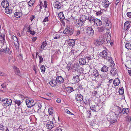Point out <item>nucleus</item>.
Here are the masks:
<instances>
[{
    "instance_id": "obj_1",
    "label": "nucleus",
    "mask_w": 131,
    "mask_h": 131,
    "mask_svg": "<svg viewBox=\"0 0 131 131\" xmlns=\"http://www.w3.org/2000/svg\"><path fill=\"white\" fill-rule=\"evenodd\" d=\"M107 51H108V50H104L100 53L99 54L100 56L102 58L108 60V61L110 62L112 64L111 66H113L115 64L114 62L112 60V58L108 54Z\"/></svg>"
},
{
    "instance_id": "obj_2",
    "label": "nucleus",
    "mask_w": 131,
    "mask_h": 131,
    "mask_svg": "<svg viewBox=\"0 0 131 131\" xmlns=\"http://www.w3.org/2000/svg\"><path fill=\"white\" fill-rule=\"evenodd\" d=\"M107 118L111 123L113 124L117 121L118 117L114 113L112 112L107 115Z\"/></svg>"
},
{
    "instance_id": "obj_3",
    "label": "nucleus",
    "mask_w": 131,
    "mask_h": 131,
    "mask_svg": "<svg viewBox=\"0 0 131 131\" xmlns=\"http://www.w3.org/2000/svg\"><path fill=\"white\" fill-rule=\"evenodd\" d=\"M26 103L27 107L28 108H31L35 105V103L34 100L31 99H27L26 100Z\"/></svg>"
},
{
    "instance_id": "obj_4",
    "label": "nucleus",
    "mask_w": 131,
    "mask_h": 131,
    "mask_svg": "<svg viewBox=\"0 0 131 131\" xmlns=\"http://www.w3.org/2000/svg\"><path fill=\"white\" fill-rule=\"evenodd\" d=\"M2 101L3 104L6 106L10 105L12 103V100L11 99L7 98L3 99Z\"/></svg>"
},
{
    "instance_id": "obj_5",
    "label": "nucleus",
    "mask_w": 131,
    "mask_h": 131,
    "mask_svg": "<svg viewBox=\"0 0 131 131\" xmlns=\"http://www.w3.org/2000/svg\"><path fill=\"white\" fill-rule=\"evenodd\" d=\"M86 28V33L87 34L90 36H93L94 34V31L92 28L90 26L87 27Z\"/></svg>"
},
{
    "instance_id": "obj_6",
    "label": "nucleus",
    "mask_w": 131,
    "mask_h": 131,
    "mask_svg": "<svg viewBox=\"0 0 131 131\" xmlns=\"http://www.w3.org/2000/svg\"><path fill=\"white\" fill-rule=\"evenodd\" d=\"M73 29L71 27H67L63 31V33L64 34L71 35L73 34Z\"/></svg>"
},
{
    "instance_id": "obj_7",
    "label": "nucleus",
    "mask_w": 131,
    "mask_h": 131,
    "mask_svg": "<svg viewBox=\"0 0 131 131\" xmlns=\"http://www.w3.org/2000/svg\"><path fill=\"white\" fill-rule=\"evenodd\" d=\"M92 70L93 71L91 74L92 76L95 78L98 77L99 74L98 71L95 69L91 68L90 70V72Z\"/></svg>"
},
{
    "instance_id": "obj_8",
    "label": "nucleus",
    "mask_w": 131,
    "mask_h": 131,
    "mask_svg": "<svg viewBox=\"0 0 131 131\" xmlns=\"http://www.w3.org/2000/svg\"><path fill=\"white\" fill-rule=\"evenodd\" d=\"M12 39L13 41L15 47L16 48H18L19 47V42L17 37L13 35L12 36Z\"/></svg>"
},
{
    "instance_id": "obj_9",
    "label": "nucleus",
    "mask_w": 131,
    "mask_h": 131,
    "mask_svg": "<svg viewBox=\"0 0 131 131\" xmlns=\"http://www.w3.org/2000/svg\"><path fill=\"white\" fill-rule=\"evenodd\" d=\"M21 10L22 14L23 13L25 15H26L29 13L30 10L29 8H26L24 7L23 8L21 9Z\"/></svg>"
},
{
    "instance_id": "obj_10",
    "label": "nucleus",
    "mask_w": 131,
    "mask_h": 131,
    "mask_svg": "<svg viewBox=\"0 0 131 131\" xmlns=\"http://www.w3.org/2000/svg\"><path fill=\"white\" fill-rule=\"evenodd\" d=\"M74 23L76 25L80 27L83 26L84 24L83 21H82V19H79L76 20L74 21Z\"/></svg>"
},
{
    "instance_id": "obj_11",
    "label": "nucleus",
    "mask_w": 131,
    "mask_h": 131,
    "mask_svg": "<svg viewBox=\"0 0 131 131\" xmlns=\"http://www.w3.org/2000/svg\"><path fill=\"white\" fill-rule=\"evenodd\" d=\"M47 128L49 129H51L53 127L54 125L52 122L49 121L47 123Z\"/></svg>"
},
{
    "instance_id": "obj_12",
    "label": "nucleus",
    "mask_w": 131,
    "mask_h": 131,
    "mask_svg": "<svg viewBox=\"0 0 131 131\" xmlns=\"http://www.w3.org/2000/svg\"><path fill=\"white\" fill-rule=\"evenodd\" d=\"M41 103H38L35 104L34 107L38 111V112L39 113V112L41 111Z\"/></svg>"
},
{
    "instance_id": "obj_13",
    "label": "nucleus",
    "mask_w": 131,
    "mask_h": 131,
    "mask_svg": "<svg viewBox=\"0 0 131 131\" xmlns=\"http://www.w3.org/2000/svg\"><path fill=\"white\" fill-rule=\"evenodd\" d=\"M53 6L55 8L60 9L61 6V3L57 1L54 3Z\"/></svg>"
},
{
    "instance_id": "obj_14",
    "label": "nucleus",
    "mask_w": 131,
    "mask_h": 131,
    "mask_svg": "<svg viewBox=\"0 0 131 131\" xmlns=\"http://www.w3.org/2000/svg\"><path fill=\"white\" fill-rule=\"evenodd\" d=\"M103 41L102 39H100L95 41L94 42V44L96 46H98L99 45H101L103 43Z\"/></svg>"
},
{
    "instance_id": "obj_15",
    "label": "nucleus",
    "mask_w": 131,
    "mask_h": 131,
    "mask_svg": "<svg viewBox=\"0 0 131 131\" xmlns=\"http://www.w3.org/2000/svg\"><path fill=\"white\" fill-rule=\"evenodd\" d=\"M1 5L4 8L8 7L9 5V3L7 0L3 1L1 3Z\"/></svg>"
},
{
    "instance_id": "obj_16",
    "label": "nucleus",
    "mask_w": 131,
    "mask_h": 131,
    "mask_svg": "<svg viewBox=\"0 0 131 131\" xmlns=\"http://www.w3.org/2000/svg\"><path fill=\"white\" fill-rule=\"evenodd\" d=\"M102 5L104 7L107 8L109 6L110 3L108 0H105L103 1Z\"/></svg>"
},
{
    "instance_id": "obj_17",
    "label": "nucleus",
    "mask_w": 131,
    "mask_h": 131,
    "mask_svg": "<svg viewBox=\"0 0 131 131\" xmlns=\"http://www.w3.org/2000/svg\"><path fill=\"white\" fill-rule=\"evenodd\" d=\"M56 81L58 83L60 84L63 82L64 80L61 76H58L56 78Z\"/></svg>"
},
{
    "instance_id": "obj_18",
    "label": "nucleus",
    "mask_w": 131,
    "mask_h": 131,
    "mask_svg": "<svg viewBox=\"0 0 131 131\" xmlns=\"http://www.w3.org/2000/svg\"><path fill=\"white\" fill-rule=\"evenodd\" d=\"M79 62L80 65H84L86 64V60L84 58H80L79 59Z\"/></svg>"
},
{
    "instance_id": "obj_19",
    "label": "nucleus",
    "mask_w": 131,
    "mask_h": 131,
    "mask_svg": "<svg viewBox=\"0 0 131 131\" xmlns=\"http://www.w3.org/2000/svg\"><path fill=\"white\" fill-rule=\"evenodd\" d=\"M125 65L126 68L131 69V61L130 60H127L125 64Z\"/></svg>"
},
{
    "instance_id": "obj_20",
    "label": "nucleus",
    "mask_w": 131,
    "mask_h": 131,
    "mask_svg": "<svg viewBox=\"0 0 131 131\" xmlns=\"http://www.w3.org/2000/svg\"><path fill=\"white\" fill-rule=\"evenodd\" d=\"M76 53V51L75 50H72L70 52L69 57L70 58H73L75 57V54Z\"/></svg>"
},
{
    "instance_id": "obj_21",
    "label": "nucleus",
    "mask_w": 131,
    "mask_h": 131,
    "mask_svg": "<svg viewBox=\"0 0 131 131\" xmlns=\"http://www.w3.org/2000/svg\"><path fill=\"white\" fill-rule=\"evenodd\" d=\"M130 22L129 21L126 22L124 24V29L125 30H127L129 27Z\"/></svg>"
},
{
    "instance_id": "obj_22",
    "label": "nucleus",
    "mask_w": 131,
    "mask_h": 131,
    "mask_svg": "<svg viewBox=\"0 0 131 131\" xmlns=\"http://www.w3.org/2000/svg\"><path fill=\"white\" fill-rule=\"evenodd\" d=\"M94 22L97 26H100L102 24L101 21L98 19H95Z\"/></svg>"
},
{
    "instance_id": "obj_23",
    "label": "nucleus",
    "mask_w": 131,
    "mask_h": 131,
    "mask_svg": "<svg viewBox=\"0 0 131 131\" xmlns=\"http://www.w3.org/2000/svg\"><path fill=\"white\" fill-rule=\"evenodd\" d=\"M76 98V100L79 101H81L83 100V97L80 94H77Z\"/></svg>"
},
{
    "instance_id": "obj_24",
    "label": "nucleus",
    "mask_w": 131,
    "mask_h": 131,
    "mask_svg": "<svg viewBox=\"0 0 131 131\" xmlns=\"http://www.w3.org/2000/svg\"><path fill=\"white\" fill-rule=\"evenodd\" d=\"M68 45L70 46H73L75 45V41L72 39H69L68 41Z\"/></svg>"
},
{
    "instance_id": "obj_25",
    "label": "nucleus",
    "mask_w": 131,
    "mask_h": 131,
    "mask_svg": "<svg viewBox=\"0 0 131 131\" xmlns=\"http://www.w3.org/2000/svg\"><path fill=\"white\" fill-rule=\"evenodd\" d=\"M107 21L105 22L106 27L108 29L111 28V24L110 22L108 21L107 19H106Z\"/></svg>"
},
{
    "instance_id": "obj_26",
    "label": "nucleus",
    "mask_w": 131,
    "mask_h": 131,
    "mask_svg": "<svg viewBox=\"0 0 131 131\" xmlns=\"http://www.w3.org/2000/svg\"><path fill=\"white\" fill-rule=\"evenodd\" d=\"M14 102L15 103V105H16H16H17L19 107V106L22 103L23 101H21L19 100L16 99L14 100Z\"/></svg>"
},
{
    "instance_id": "obj_27",
    "label": "nucleus",
    "mask_w": 131,
    "mask_h": 131,
    "mask_svg": "<svg viewBox=\"0 0 131 131\" xmlns=\"http://www.w3.org/2000/svg\"><path fill=\"white\" fill-rule=\"evenodd\" d=\"M120 83V80L118 78H116L113 81V84L115 86H118Z\"/></svg>"
},
{
    "instance_id": "obj_28",
    "label": "nucleus",
    "mask_w": 131,
    "mask_h": 131,
    "mask_svg": "<svg viewBox=\"0 0 131 131\" xmlns=\"http://www.w3.org/2000/svg\"><path fill=\"white\" fill-rule=\"evenodd\" d=\"M57 81L54 79H52L49 82L50 85L52 87H54L57 84Z\"/></svg>"
},
{
    "instance_id": "obj_29",
    "label": "nucleus",
    "mask_w": 131,
    "mask_h": 131,
    "mask_svg": "<svg viewBox=\"0 0 131 131\" xmlns=\"http://www.w3.org/2000/svg\"><path fill=\"white\" fill-rule=\"evenodd\" d=\"M111 73L112 76H114L117 74V70L114 68H112L111 71Z\"/></svg>"
},
{
    "instance_id": "obj_30",
    "label": "nucleus",
    "mask_w": 131,
    "mask_h": 131,
    "mask_svg": "<svg viewBox=\"0 0 131 131\" xmlns=\"http://www.w3.org/2000/svg\"><path fill=\"white\" fill-rule=\"evenodd\" d=\"M101 70L103 72H105L108 70V67L105 65H103L101 68Z\"/></svg>"
},
{
    "instance_id": "obj_31",
    "label": "nucleus",
    "mask_w": 131,
    "mask_h": 131,
    "mask_svg": "<svg viewBox=\"0 0 131 131\" xmlns=\"http://www.w3.org/2000/svg\"><path fill=\"white\" fill-rule=\"evenodd\" d=\"M22 15L21 12H17L15 13L14 16L17 18H19L22 16Z\"/></svg>"
},
{
    "instance_id": "obj_32",
    "label": "nucleus",
    "mask_w": 131,
    "mask_h": 131,
    "mask_svg": "<svg viewBox=\"0 0 131 131\" xmlns=\"http://www.w3.org/2000/svg\"><path fill=\"white\" fill-rule=\"evenodd\" d=\"M129 108H123L122 110L123 113L124 114H128L129 112Z\"/></svg>"
},
{
    "instance_id": "obj_33",
    "label": "nucleus",
    "mask_w": 131,
    "mask_h": 131,
    "mask_svg": "<svg viewBox=\"0 0 131 131\" xmlns=\"http://www.w3.org/2000/svg\"><path fill=\"white\" fill-rule=\"evenodd\" d=\"M66 91L68 93H70L71 92L74 91L73 88L72 87L68 86L66 88Z\"/></svg>"
},
{
    "instance_id": "obj_34",
    "label": "nucleus",
    "mask_w": 131,
    "mask_h": 131,
    "mask_svg": "<svg viewBox=\"0 0 131 131\" xmlns=\"http://www.w3.org/2000/svg\"><path fill=\"white\" fill-rule=\"evenodd\" d=\"M79 78V76L78 75H76L73 77L72 80L74 81L75 82H78L80 81V80Z\"/></svg>"
},
{
    "instance_id": "obj_35",
    "label": "nucleus",
    "mask_w": 131,
    "mask_h": 131,
    "mask_svg": "<svg viewBox=\"0 0 131 131\" xmlns=\"http://www.w3.org/2000/svg\"><path fill=\"white\" fill-rule=\"evenodd\" d=\"M79 64L78 63H75L72 66V68H73L74 70H77V69L79 67Z\"/></svg>"
},
{
    "instance_id": "obj_36",
    "label": "nucleus",
    "mask_w": 131,
    "mask_h": 131,
    "mask_svg": "<svg viewBox=\"0 0 131 131\" xmlns=\"http://www.w3.org/2000/svg\"><path fill=\"white\" fill-rule=\"evenodd\" d=\"M47 45V43L46 41H44L41 46V48L42 49L41 50V51L45 48Z\"/></svg>"
},
{
    "instance_id": "obj_37",
    "label": "nucleus",
    "mask_w": 131,
    "mask_h": 131,
    "mask_svg": "<svg viewBox=\"0 0 131 131\" xmlns=\"http://www.w3.org/2000/svg\"><path fill=\"white\" fill-rule=\"evenodd\" d=\"M87 19L90 22H94L95 19L94 17H93L91 16H89Z\"/></svg>"
},
{
    "instance_id": "obj_38",
    "label": "nucleus",
    "mask_w": 131,
    "mask_h": 131,
    "mask_svg": "<svg viewBox=\"0 0 131 131\" xmlns=\"http://www.w3.org/2000/svg\"><path fill=\"white\" fill-rule=\"evenodd\" d=\"M106 39L107 42L108 43H110L111 40V36L110 35L109 33H108L107 35V36L106 37Z\"/></svg>"
},
{
    "instance_id": "obj_39",
    "label": "nucleus",
    "mask_w": 131,
    "mask_h": 131,
    "mask_svg": "<svg viewBox=\"0 0 131 131\" xmlns=\"http://www.w3.org/2000/svg\"><path fill=\"white\" fill-rule=\"evenodd\" d=\"M59 17L62 19H63L65 18L64 15L62 12H60L58 14Z\"/></svg>"
},
{
    "instance_id": "obj_40",
    "label": "nucleus",
    "mask_w": 131,
    "mask_h": 131,
    "mask_svg": "<svg viewBox=\"0 0 131 131\" xmlns=\"http://www.w3.org/2000/svg\"><path fill=\"white\" fill-rule=\"evenodd\" d=\"M96 29L97 30L98 32H101L104 30V28L103 27H97Z\"/></svg>"
},
{
    "instance_id": "obj_41",
    "label": "nucleus",
    "mask_w": 131,
    "mask_h": 131,
    "mask_svg": "<svg viewBox=\"0 0 131 131\" xmlns=\"http://www.w3.org/2000/svg\"><path fill=\"white\" fill-rule=\"evenodd\" d=\"M87 19V17L86 16L83 15L82 16L80 19H82V21H83V22L84 23Z\"/></svg>"
},
{
    "instance_id": "obj_42",
    "label": "nucleus",
    "mask_w": 131,
    "mask_h": 131,
    "mask_svg": "<svg viewBox=\"0 0 131 131\" xmlns=\"http://www.w3.org/2000/svg\"><path fill=\"white\" fill-rule=\"evenodd\" d=\"M125 47L128 50L131 49V45L129 43H127L125 45Z\"/></svg>"
},
{
    "instance_id": "obj_43",
    "label": "nucleus",
    "mask_w": 131,
    "mask_h": 131,
    "mask_svg": "<svg viewBox=\"0 0 131 131\" xmlns=\"http://www.w3.org/2000/svg\"><path fill=\"white\" fill-rule=\"evenodd\" d=\"M35 0H30L28 3V5L30 6H32L34 4Z\"/></svg>"
},
{
    "instance_id": "obj_44",
    "label": "nucleus",
    "mask_w": 131,
    "mask_h": 131,
    "mask_svg": "<svg viewBox=\"0 0 131 131\" xmlns=\"http://www.w3.org/2000/svg\"><path fill=\"white\" fill-rule=\"evenodd\" d=\"M2 52H5L6 53H7L10 54V50L9 48H6L5 49H3V51L2 50Z\"/></svg>"
},
{
    "instance_id": "obj_45",
    "label": "nucleus",
    "mask_w": 131,
    "mask_h": 131,
    "mask_svg": "<svg viewBox=\"0 0 131 131\" xmlns=\"http://www.w3.org/2000/svg\"><path fill=\"white\" fill-rule=\"evenodd\" d=\"M5 8V12L6 13L8 14L9 13H11L12 12V10L9 9V8H8V7H6Z\"/></svg>"
},
{
    "instance_id": "obj_46",
    "label": "nucleus",
    "mask_w": 131,
    "mask_h": 131,
    "mask_svg": "<svg viewBox=\"0 0 131 131\" xmlns=\"http://www.w3.org/2000/svg\"><path fill=\"white\" fill-rule=\"evenodd\" d=\"M15 73L18 75L21 76V74L20 73L19 69L18 68H16L15 70Z\"/></svg>"
},
{
    "instance_id": "obj_47",
    "label": "nucleus",
    "mask_w": 131,
    "mask_h": 131,
    "mask_svg": "<svg viewBox=\"0 0 131 131\" xmlns=\"http://www.w3.org/2000/svg\"><path fill=\"white\" fill-rule=\"evenodd\" d=\"M119 93L121 94L122 95L124 93V89L123 87H122L119 90Z\"/></svg>"
},
{
    "instance_id": "obj_48",
    "label": "nucleus",
    "mask_w": 131,
    "mask_h": 131,
    "mask_svg": "<svg viewBox=\"0 0 131 131\" xmlns=\"http://www.w3.org/2000/svg\"><path fill=\"white\" fill-rule=\"evenodd\" d=\"M53 110L52 108H49L48 110V112L50 115H51L53 114Z\"/></svg>"
},
{
    "instance_id": "obj_49",
    "label": "nucleus",
    "mask_w": 131,
    "mask_h": 131,
    "mask_svg": "<svg viewBox=\"0 0 131 131\" xmlns=\"http://www.w3.org/2000/svg\"><path fill=\"white\" fill-rule=\"evenodd\" d=\"M39 113V115H40L41 117H42L45 116V113L44 111H43L42 112L41 111L39 112V113Z\"/></svg>"
},
{
    "instance_id": "obj_50",
    "label": "nucleus",
    "mask_w": 131,
    "mask_h": 131,
    "mask_svg": "<svg viewBox=\"0 0 131 131\" xmlns=\"http://www.w3.org/2000/svg\"><path fill=\"white\" fill-rule=\"evenodd\" d=\"M45 67L44 66H41L40 69L41 72H45Z\"/></svg>"
},
{
    "instance_id": "obj_51",
    "label": "nucleus",
    "mask_w": 131,
    "mask_h": 131,
    "mask_svg": "<svg viewBox=\"0 0 131 131\" xmlns=\"http://www.w3.org/2000/svg\"><path fill=\"white\" fill-rule=\"evenodd\" d=\"M65 112L68 114L74 115V114L73 113L71 112L68 110L66 109L65 110Z\"/></svg>"
},
{
    "instance_id": "obj_52",
    "label": "nucleus",
    "mask_w": 131,
    "mask_h": 131,
    "mask_svg": "<svg viewBox=\"0 0 131 131\" xmlns=\"http://www.w3.org/2000/svg\"><path fill=\"white\" fill-rule=\"evenodd\" d=\"M38 56L39 58V62L40 63H41L43 62V59L42 56Z\"/></svg>"
},
{
    "instance_id": "obj_53",
    "label": "nucleus",
    "mask_w": 131,
    "mask_h": 131,
    "mask_svg": "<svg viewBox=\"0 0 131 131\" xmlns=\"http://www.w3.org/2000/svg\"><path fill=\"white\" fill-rule=\"evenodd\" d=\"M4 129V126L3 125H0V131H3Z\"/></svg>"
},
{
    "instance_id": "obj_54",
    "label": "nucleus",
    "mask_w": 131,
    "mask_h": 131,
    "mask_svg": "<svg viewBox=\"0 0 131 131\" xmlns=\"http://www.w3.org/2000/svg\"><path fill=\"white\" fill-rule=\"evenodd\" d=\"M90 101H91V100H90L89 99L88 101V102L87 101H86V102H84V103L85 105H89L90 106Z\"/></svg>"
},
{
    "instance_id": "obj_55",
    "label": "nucleus",
    "mask_w": 131,
    "mask_h": 131,
    "mask_svg": "<svg viewBox=\"0 0 131 131\" xmlns=\"http://www.w3.org/2000/svg\"><path fill=\"white\" fill-rule=\"evenodd\" d=\"M90 106V107L91 108V109L92 110V111H95V110L94 109V108H95V105H92L91 106Z\"/></svg>"
},
{
    "instance_id": "obj_56",
    "label": "nucleus",
    "mask_w": 131,
    "mask_h": 131,
    "mask_svg": "<svg viewBox=\"0 0 131 131\" xmlns=\"http://www.w3.org/2000/svg\"><path fill=\"white\" fill-rule=\"evenodd\" d=\"M60 36L58 34H56L54 37V39H59L60 38Z\"/></svg>"
},
{
    "instance_id": "obj_57",
    "label": "nucleus",
    "mask_w": 131,
    "mask_h": 131,
    "mask_svg": "<svg viewBox=\"0 0 131 131\" xmlns=\"http://www.w3.org/2000/svg\"><path fill=\"white\" fill-rule=\"evenodd\" d=\"M48 21V16H47L43 20V22H45Z\"/></svg>"
},
{
    "instance_id": "obj_58",
    "label": "nucleus",
    "mask_w": 131,
    "mask_h": 131,
    "mask_svg": "<svg viewBox=\"0 0 131 131\" xmlns=\"http://www.w3.org/2000/svg\"><path fill=\"white\" fill-rule=\"evenodd\" d=\"M6 74L0 71V76L6 75Z\"/></svg>"
},
{
    "instance_id": "obj_59",
    "label": "nucleus",
    "mask_w": 131,
    "mask_h": 131,
    "mask_svg": "<svg viewBox=\"0 0 131 131\" xmlns=\"http://www.w3.org/2000/svg\"><path fill=\"white\" fill-rule=\"evenodd\" d=\"M127 15L128 17L129 18L131 17V12H128L127 14Z\"/></svg>"
},
{
    "instance_id": "obj_60",
    "label": "nucleus",
    "mask_w": 131,
    "mask_h": 131,
    "mask_svg": "<svg viewBox=\"0 0 131 131\" xmlns=\"http://www.w3.org/2000/svg\"><path fill=\"white\" fill-rule=\"evenodd\" d=\"M1 37L2 38L3 40H4L5 39V35L3 34H1Z\"/></svg>"
},
{
    "instance_id": "obj_61",
    "label": "nucleus",
    "mask_w": 131,
    "mask_h": 131,
    "mask_svg": "<svg viewBox=\"0 0 131 131\" xmlns=\"http://www.w3.org/2000/svg\"><path fill=\"white\" fill-rule=\"evenodd\" d=\"M31 27H30V26H29V27H28L27 32H28L30 33L31 31Z\"/></svg>"
},
{
    "instance_id": "obj_62",
    "label": "nucleus",
    "mask_w": 131,
    "mask_h": 131,
    "mask_svg": "<svg viewBox=\"0 0 131 131\" xmlns=\"http://www.w3.org/2000/svg\"><path fill=\"white\" fill-rule=\"evenodd\" d=\"M35 16L34 15H32L30 17V20L31 21H32V20L34 18Z\"/></svg>"
},
{
    "instance_id": "obj_63",
    "label": "nucleus",
    "mask_w": 131,
    "mask_h": 131,
    "mask_svg": "<svg viewBox=\"0 0 131 131\" xmlns=\"http://www.w3.org/2000/svg\"><path fill=\"white\" fill-rule=\"evenodd\" d=\"M55 131H62V129L60 127H58Z\"/></svg>"
},
{
    "instance_id": "obj_64",
    "label": "nucleus",
    "mask_w": 131,
    "mask_h": 131,
    "mask_svg": "<svg viewBox=\"0 0 131 131\" xmlns=\"http://www.w3.org/2000/svg\"><path fill=\"white\" fill-rule=\"evenodd\" d=\"M30 33L32 35H34L35 34L36 32L34 31H31Z\"/></svg>"
}]
</instances>
